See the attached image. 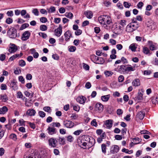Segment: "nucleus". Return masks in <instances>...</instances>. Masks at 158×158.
Listing matches in <instances>:
<instances>
[{"label":"nucleus","mask_w":158,"mask_h":158,"mask_svg":"<svg viewBox=\"0 0 158 158\" xmlns=\"http://www.w3.org/2000/svg\"><path fill=\"white\" fill-rule=\"evenodd\" d=\"M65 40L66 41L69 40L71 37H72V33L71 31H67L64 34Z\"/></svg>","instance_id":"9"},{"label":"nucleus","mask_w":158,"mask_h":158,"mask_svg":"<svg viewBox=\"0 0 158 158\" xmlns=\"http://www.w3.org/2000/svg\"><path fill=\"white\" fill-rule=\"evenodd\" d=\"M24 158H39V155L37 151H35L33 153L30 154L28 156L24 157Z\"/></svg>","instance_id":"8"},{"label":"nucleus","mask_w":158,"mask_h":158,"mask_svg":"<svg viewBox=\"0 0 158 158\" xmlns=\"http://www.w3.org/2000/svg\"><path fill=\"white\" fill-rule=\"evenodd\" d=\"M126 21L125 20H121L120 21L119 23L123 27L126 25Z\"/></svg>","instance_id":"59"},{"label":"nucleus","mask_w":158,"mask_h":158,"mask_svg":"<svg viewBox=\"0 0 158 158\" xmlns=\"http://www.w3.org/2000/svg\"><path fill=\"white\" fill-rule=\"evenodd\" d=\"M71 105L73 106V110L76 111H78L80 110V107L77 105L71 104Z\"/></svg>","instance_id":"33"},{"label":"nucleus","mask_w":158,"mask_h":158,"mask_svg":"<svg viewBox=\"0 0 158 158\" xmlns=\"http://www.w3.org/2000/svg\"><path fill=\"white\" fill-rule=\"evenodd\" d=\"M39 35L40 36L42 37L43 38H46L47 37V35L46 34L42 32L39 33Z\"/></svg>","instance_id":"57"},{"label":"nucleus","mask_w":158,"mask_h":158,"mask_svg":"<svg viewBox=\"0 0 158 158\" xmlns=\"http://www.w3.org/2000/svg\"><path fill=\"white\" fill-rule=\"evenodd\" d=\"M85 16L89 19H90L93 16V13L90 11L88 10L84 12Z\"/></svg>","instance_id":"22"},{"label":"nucleus","mask_w":158,"mask_h":158,"mask_svg":"<svg viewBox=\"0 0 158 158\" xmlns=\"http://www.w3.org/2000/svg\"><path fill=\"white\" fill-rule=\"evenodd\" d=\"M81 140H82V141H89V143H90L91 141H92V142L93 141L94 143V144L95 143V140L94 139H93V138H91V139H90L89 137L87 135L85 136L84 137H82Z\"/></svg>","instance_id":"10"},{"label":"nucleus","mask_w":158,"mask_h":158,"mask_svg":"<svg viewBox=\"0 0 158 158\" xmlns=\"http://www.w3.org/2000/svg\"><path fill=\"white\" fill-rule=\"evenodd\" d=\"M48 143L50 146L53 147H55L56 146L57 141L53 138H51L48 140Z\"/></svg>","instance_id":"7"},{"label":"nucleus","mask_w":158,"mask_h":158,"mask_svg":"<svg viewBox=\"0 0 158 158\" xmlns=\"http://www.w3.org/2000/svg\"><path fill=\"white\" fill-rule=\"evenodd\" d=\"M152 101L153 104H156L158 103V97H154L152 98Z\"/></svg>","instance_id":"31"},{"label":"nucleus","mask_w":158,"mask_h":158,"mask_svg":"<svg viewBox=\"0 0 158 158\" xmlns=\"http://www.w3.org/2000/svg\"><path fill=\"white\" fill-rule=\"evenodd\" d=\"M123 5L124 7L126 8H129L131 6V4L127 2H124L123 3Z\"/></svg>","instance_id":"45"},{"label":"nucleus","mask_w":158,"mask_h":158,"mask_svg":"<svg viewBox=\"0 0 158 158\" xmlns=\"http://www.w3.org/2000/svg\"><path fill=\"white\" fill-rule=\"evenodd\" d=\"M76 50V47L74 46H71L69 47V50L70 52H74Z\"/></svg>","instance_id":"44"},{"label":"nucleus","mask_w":158,"mask_h":158,"mask_svg":"<svg viewBox=\"0 0 158 158\" xmlns=\"http://www.w3.org/2000/svg\"><path fill=\"white\" fill-rule=\"evenodd\" d=\"M95 109L96 110L102 112L103 110V105L101 103H97L95 106Z\"/></svg>","instance_id":"11"},{"label":"nucleus","mask_w":158,"mask_h":158,"mask_svg":"<svg viewBox=\"0 0 158 158\" xmlns=\"http://www.w3.org/2000/svg\"><path fill=\"white\" fill-rule=\"evenodd\" d=\"M98 57L95 56L94 55H91V59L94 60L96 62V61L98 58Z\"/></svg>","instance_id":"55"},{"label":"nucleus","mask_w":158,"mask_h":158,"mask_svg":"<svg viewBox=\"0 0 158 158\" xmlns=\"http://www.w3.org/2000/svg\"><path fill=\"white\" fill-rule=\"evenodd\" d=\"M65 15L66 17L70 19H72L73 16V14L71 12L66 13Z\"/></svg>","instance_id":"35"},{"label":"nucleus","mask_w":158,"mask_h":158,"mask_svg":"<svg viewBox=\"0 0 158 158\" xmlns=\"http://www.w3.org/2000/svg\"><path fill=\"white\" fill-rule=\"evenodd\" d=\"M32 12L36 16H38L39 14V12L37 9H33L32 10Z\"/></svg>","instance_id":"39"},{"label":"nucleus","mask_w":158,"mask_h":158,"mask_svg":"<svg viewBox=\"0 0 158 158\" xmlns=\"http://www.w3.org/2000/svg\"><path fill=\"white\" fill-rule=\"evenodd\" d=\"M78 117V116L77 115L75 114H72L70 116V118H72L74 119H76Z\"/></svg>","instance_id":"64"},{"label":"nucleus","mask_w":158,"mask_h":158,"mask_svg":"<svg viewBox=\"0 0 158 158\" xmlns=\"http://www.w3.org/2000/svg\"><path fill=\"white\" fill-rule=\"evenodd\" d=\"M150 49L152 51H154L156 49V47L152 44V42H149Z\"/></svg>","instance_id":"30"},{"label":"nucleus","mask_w":158,"mask_h":158,"mask_svg":"<svg viewBox=\"0 0 158 158\" xmlns=\"http://www.w3.org/2000/svg\"><path fill=\"white\" fill-rule=\"evenodd\" d=\"M8 100L6 94H1L0 95V100L3 102H5Z\"/></svg>","instance_id":"27"},{"label":"nucleus","mask_w":158,"mask_h":158,"mask_svg":"<svg viewBox=\"0 0 158 158\" xmlns=\"http://www.w3.org/2000/svg\"><path fill=\"white\" fill-rule=\"evenodd\" d=\"M143 3L142 2H139L137 5V7L138 9H141L143 6Z\"/></svg>","instance_id":"43"},{"label":"nucleus","mask_w":158,"mask_h":158,"mask_svg":"<svg viewBox=\"0 0 158 158\" xmlns=\"http://www.w3.org/2000/svg\"><path fill=\"white\" fill-rule=\"evenodd\" d=\"M143 94L141 92H139L138 93V95L137 96V99L138 100H140L143 99Z\"/></svg>","instance_id":"40"},{"label":"nucleus","mask_w":158,"mask_h":158,"mask_svg":"<svg viewBox=\"0 0 158 158\" xmlns=\"http://www.w3.org/2000/svg\"><path fill=\"white\" fill-rule=\"evenodd\" d=\"M91 124L92 126H94L95 127L97 126L98 125L95 119H93L91 122Z\"/></svg>","instance_id":"50"},{"label":"nucleus","mask_w":158,"mask_h":158,"mask_svg":"<svg viewBox=\"0 0 158 158\" xmlns=\"http://www.w3.org/2000/svg\"><path fill=\"white\" fill-rule=\"evenodd\" d=\"M137 44L135 43H133L130 45L129 47V48L132 51L135 52L136 51V49L137 48Z\"/></svg>","instance_id":"20"},{"label":"nucleus","mask_w":158,"mask_h":158,"mask_svg":"<svg viewBox=\"0 0 158 158\" xmlns=\"http://www.w3.org/2000/svg\"><path fill=\"white\" fill-rule=\"evenodd\" d=\"M82 31L80 29L77 30L75 32V34L76 35H81L82 33Z\"/></svg>","instance_id":"63"},{"label":"nucleus","mask_w":158,"mask_h":158,"mask_svg":"<svg viewBox=\"0 0 158 158\" xmlns=\"http://www.w3.org/2000/svg\"><path fill=\"white\" fill-rule=\"evenodd\" d=\"M110 95L108 94L106 95L102 96L101 97V99L104 102H107L109 99Z\"/></svg>","instance_id":"25"},{"label":"nucleus","mask_w":158,"mask_h":158,"mask_svg":"<svg viewBox=\"0 0 158 158\" xmlns=\"http://www.w3.org/2000/svg\"><path fill=\"white\" fill-rule=\"evenodd\" d=\"M31 34L28 31H25L22 35L21 39L23 41H26L29 39Z\"/></svg>","instance_id":"6"},{"label":"nucleus","mask_w":158,"mask_h":158,"mask_svg":"<svg viewBox=\"0 0 158 158\" xmlns=\"http://www.w3.org/2000/svg\"><path fill=\"white\" fill-rule=\"evenodd\" d=\"M138 27V24L135 25L133 23H130L127 26L126 31L128 32H132L136 30Z\"/></svg>","instance_id":"2"},{"label":"nucleus","mask_w":158,"mask_h":158,"mask_svg":"<svg viewBox=\"0 0 158 158\" xmlns=\"http://www.w3.org/2000/svg\"><path fill=\"white\" fill-rule=\"evenodd\" d=\"M124 79V77L123 76L120 75L118 78V81L120 82H122Z\"/></svg>","instance_id":"58"},{"label":"nucleus","mask_w":158,"mask_h":158,"mask_svg":"<svg viewBox=\"0 0 158 158\" xmlns=\"http://www.w3.org/2000/svg\"><path fill=\"white\" fill-rule=\"evenodd\" d=\"M26 78L27 80H31L32 78V75L29 73H27L26 76Z\"/></svg>","instance_id":"61"},{"label":"nucleus","mask_w":158,"mask_h":158,"mask_svg":"<svg viewBox=\"0 0 158 158\" xmlns=\"http://www.w3.org/2000/svg\"><path fill=\"white\" fill-rule=\"evenodd\" d=\"M36 113L35 110L33 109H30L28 110L26 112V114L30 116H34Z\"/></svg>","instance_id":"17"},{"label":"nucleus","mask_w":158,"mask_h":158,"mask_svg":"<svg viewBox=\"0 0 158 158\" xmlns=\"http://www.w3.org/2000/svg\"><path fill=\"white\" fill-rule=\"evenodd\" d=\"M62 26L60 25L58 27L55 29L54 31L55 35L57 37L60 36L62 33Z\"/></svg>","instance_id":"5"},{"label":"nucleus","mask_w":158,"mask_h":158,"mask_svg":"<svg viewBox=\"0 0 158 158\" xmlns=\"http://www.w3.org/2000/svg\"><path fill=\"white\" fill-rule=\"evenodd\" d=\"M48 12L49 13H51L54 12L56 11V8L54 6H51L48 8L47 9Z\"/></svg>","instance_id":"28"},{"label":"nucleus","mask_w":158,"mask_h":158,"mask_svg":"<svg viewBox=\"0 0 158 158\" xmlns=\"http://www.w3.org/2000/svg\"><path fill=\"white\" fill-rule=\"evenodd\" d=\"M21 73V70L19 68H16V69H15L14 71V73L15 74H19Z\"/></svg>","instance_id":"49"},{"label":"nucleus","mask_w":158,"mask_h":158,"mask_svg":"<svg viewBox=\"0 0 158 158\" xmlns=\"http://www.w3.org/2000/svg\"><path fill=\"white\" fill-rule=\"evenodd\" d=\"M63 124L68 128H71L74 126V124L72 121L66 120L63 122Z\"/></svg>","instance_id":"4"},{"label":"nucleus","mask_w":158,"mask_h":158,"mask_svg":"<svg viewBox=\"0 0 158 158\" xmlns=\"http://www.w3.org/2000/svg\"><path fill=\"white\" fill-rule=\"evenodd\" d=\"M6 22L7 23L10 24L12 23L13 20L11 18H8L6 19Z\"/></svg>","instance_id":"51"},{"label":"nucleus","mask_w":158,"mask_h":158,"mask_svg":"<svg viewBox=\"0 0 158 158\" xmlns=\"http://www.w3.org/2000/svg\"><path fill=\"white\" fill-rule=\"evenodd\" d=\"M120 61L123 64H127L128 63V61L127 59L124 57L121 58Z\"/></svg>","instance_id":"41"},{"label":"nucleus","mask_w":158,"mask_h":158,"mask_svg":"<svg viewBox=\"0 0 158 158\" xmlns=\"http://www.w3.org/2000/svg\"><path fill=\"white\" fill-rule=\"evenodd\" d=\"M98 20L101 24L103 25L110 24L111 22L110 17L107 15H101L98 18Z\"/></svg>","instance_id":"1"},{"label":"nucleus","mask_w":158,"mask_h":158,"mask_svg":"<svg viewBox=\"0 0 158 158\" xmlns=\"http://www.w3.org/2000/svg\"><path fill=\"white\" fill-rule=\"evenodd\" d=\"M19 81L21 82L22 84H24L25 83L24 79L22 76H20L19 77Z\"/></svg>","instance_id":"54"},{"label":"nucleus","mask_w":158,"mask_h":158,"mask_svg":"<svg viewBox=\"0 0 158 158\" xmlns=\"http://www.w3.org/2000/svg\"><path fill=\"white\" fill-rule=\"evenodd\" d=\"M6 58V55L3 54L0 55V60L2 61H4Z\"/></svg>","instance_id":"53"},{"label":"nucleus","mask_w":158,"mask_h":158,"mask_svg":"<svg viewBox=\"0 0 158 158\" xmlns=\"http://www.w3.org/2000/svg\"><path fill=\"white\" fill-rule=\"evenodd\" d=\"M104 73L106 77H110L111 76L113 73L111 71H106Z\"/></svg>","instance_id":"36"},{"label":"nucleus","mask_w":158,"mask_h":158,"mask_svg":"<svg viewBox=\"0 0 158 158\" xmlns=\"http://www.w3.org/2000/svg\"><path fill=\"white\" fill-rule=\"evenodd\" d=\"M59 142L60 143L64 144L65 143L64 138L63 137H59L58 139Z\"/></svg>","instance_id":"48"},{"label":"nucleus","mask_w":158,"mask_h":158,"mask_svg":"<svg viewBox=\"0 0 158 158\" xmlns=\"http://www.w3.org/2000/svg\"><path fill=\"white\" fill-rule=\"evenodd\" d=\"M19 65L21 67H23L26 65L25 62L23 60H21L19 61Z\"/></svg>","instance_id":"37"},{"label":"nucleus","mask_w":158,"mask_h":158,"mask_svg":"<svg viewBox=\"0 0 158 158\" xmlns=\"http://www.w3.org/2000/svg\"><path fill=\"white\" fill-rule=\"evenodd\" d=\"M7 34L10 38H15L17 37L16 29L13 27L10 28L7 32Z\"/></svg>","instance_id":"3"},{"label":"nucleus","mask_w":158,"mask_h":158,"mask_svg":"<svg viewBox=\"0 0 158 158\" xmlns=\"http://www.w3.org/2000/svg\"><path fill=\"white\" fill-rule=\"evenodd\" d=\"M40 22L43 23H45L47 21V19L44 17H41L40 19Z\"/></svg>","instance_id":"56"},{"label":"nucleus","mask_w":158,"mask_h":158,"mask_svg":"<svg viewBox=\"0 0 158 158\" xmlns=\"http://www.w3.org/2000/svg\"><path fill=\"white\" fill-rule=\"evenodd\" d=\"M47 130L49 134L52 135L56 133L55 129L53 127H49Z\"/></svg>","instance_id":"26"},{"label":"nucleus","mask_w":158,"mask_h":158,"mask_svg":"<svg viewBox=\"0 0 158 158\" xmlns=\"http://www.w3.org/2000/svg\"><path fill=\"white\" fill-rule=\"evenodd\" d=\"M106 146L105 144H102V149L103 153L106 152Z\"/></svg>","instance_id":"47"},{"label":"nucleus","mask_w":158,"mask_h":158,"mask_svg":"<svg viewBox=\"0 0 158 158\" xmlns=\"http://www.w3.org/2000/svg\"><path fill=\"white\" fill-rule=\"evenodd\" d=\"M17 97L18 98H21L23 100L25 97H23L22 93L20 91H19L17 93Z\"/></svg>","instance_id":"32"},{"label":"nucleus","mask_w":158,"mask_h":158,"mask_svg":"<svg viewBox=\"0 0 158 158\" xmlns=\"http://www.w3.org/2000/svg\"><path fill=\"white\" fill-rule=\"evenodd\" d=\"M104 60L102 58L98 57L97 60L96 61V63L102 64L104 63Z\"/></svg>","instance_id":"29"},{"label":"nucleus","mask_w":158,"mask_h":158,"mask_svg":"<svg viewBox=\"0 0 158 158\" xmlns=\"http://www.w3.org/2000/svg\"><path fill=\"white\" fill-rule=\"evenodd\" d=\"M118 71L121 73H126V65H121L119 67Z\"/></svg>","instance_id":"16"},{"label":"nucleus","mask_w":158,"mask_h":158,"mask_svg":"<svg viewBox=\"0 0 158 158\" xmlns=\"http://www.w3.org/2000/svg\"><path fill=\"white\" fill-rule=\"evenodd\" d=\"M86 98L82 96L78 97L77 98V100L79 103L81 104H83L85 102Z\"/></svg>","instance_id":"12"},{"label":"nucleus","mask_w":158,"mask_h":158,"mask_svg":"<svg viewBox=\"0 0 158 158\" xmlns=\"http://www.w3.org/2000/svg\"><path fill=\"white\" fill-rule=\"evenodd\" d=\"M105 125L107 127L109 128H111L112 126V120L110 119L106 120Z\"/></svg>","instance_id":"23"},{"label":"nucleus","mask_w":158,"mask_h":158,"mask_svg":"<svg viewBox=\"0 0 158 158\" xmlns=\"http://www.w3.org/2000/svg\"><path fill=\"white\" fill-rule=\"evenodd\" d=\"M143 52L144 54H148L149 53L150 50L148 48L145 47L143 48Z\"/></svg>","instance_id":"34"},{"label":"nucleus","mask_w":158,"mask_h":158,"mask_svg":"<svg viewBox=\"0 0 158 158\" xmlns=\"http://www.w3.org/2000/svg\"><path fill=\"white\" fill-rule=\"evenodd\" d=\"M17 50V46L15 44H13L10 47L8 51L10 53L14 52Z\"/></svg>","instance_id":"18"},{"label":"nucleus","mask_w":158,"mask_h":158,"mask_svg":"<svg viewBox=\"0 0 158 158\" xmlns=\"http://www.w3.org/2000/svg\"><path fill=\"white\" fill-rule=\"evenodd\" d=\"M82 131V130H78L75 131L74 132L73 134L75 135H79L81 133Z\"/></svg>","instance_id":"60"},{"label":"nucleus","mask_w":158,"mask_h":158,"mask_svg":"<svg viewBox=\"0 0 158 158\" xmlns=\"http://www.w3.org/2000/svg\"><path fill=\"white\" fill-rule=\"evenodd\" d=\"M47 26L44 25H42L40 26V28L41 30L45 31L47 29Z\"/></svg>","instance_id":"38"},{"label":"nucleus","mask_w":158,"mask_h":158,"mask_svg":"<svg viewBox=\"0 0 158 158\" xmlns=\"http://www.w3.org/2000/svg\"><path fill=\"white\" fill-rule=\"evenodd\" d=\"M29 26V25L28 23H24L23 24L21 27L20 28V30H22L23 29L26 28L27 27H28Z\"/></svg>","instance_id":"42"},{"label":"nucleus","mask_w":158,"mask_h":158,"mask_svg":"<svg viewBox=\"0 0 158 158\" xmlns=\"http://www.w3.org/2000/svg\"><path fill=\"white\" fill-rule=\"evenodd\" d=\"M140 84L139 80L138 79H135L132 82V85L135 87L139 86Z\"/></svg>","instance_id":"21"},{"label":"nucleus","mask_w":158,"mask_h":158,"mask_svg":"<svg viewBox=\"0 0 158 158\" xmlns=\"http://www.w3.org/2000/svg\"><path fill=\"white\" fill-rule=\"evenodd\" d=\"M8 111V109L6 106L0 108V114H4Z\"/></svg>","instance_id":"24"},{"label":"nucleus","mask_w":158,"mask_h":158,"mask_svg":"<svg viewBox=\"0 0 158 158\" xmlns=\"http://www.w3.org/2000/svg\"><path fill=\"white\" fill-rule=\"evenodd\" d=\"M119 150V147L117 145H114L112 146L110 149V152L112 153H117Z\"/></svg>","instance_id":"13"},{"label":"nucleus","mask_w":158,"mask_h":158,"mask_svg":"<svg viewBox=\"0 0 158 158\" xmlns=\"http://www.w3.org/2000/svg\"><path fill=\"white\" fill-rule=\"evenodd\" d=\"M135 67H132L130 65H126V73L130 72L133 71L135 70Z\"/></svg>","instance_id":"14"},{"label":"nucleus","mask_w":158,"mask_h":158,"mask_svg":"<svg viewBox=\"0 0 158 158\" xmlns=\"http://www.w3.org/2000/svg\"><path fill=\"white\" fill-rule=\"evenodd\" d=\"M136 116L139 119H143L145 116V112L143 111H141L138 112Z\"/></svg>","instance_id":"19"},{"label":"nucleus","mask_w":158,"mask_h":158,"mask_svg":"<svg viewBox=\"0 0 158 158\" xmlns=\"http://www.w3.org/2000/svg\"><path fill=\"white\" fill-rule=\"evenodd\" d=\"M10 85L12 89L15 91L17 90L18 87L17 85V82L14 81H12L10 84Z\"/></svg>","instance_id":"15"},{"label":"nucleus","mask_w":158,"mask_h":158,"mask_svg":"<svg viewBox=\"0 0 158 158\" xmlns=\"http://www.w3.org/2000/svg\"><path fill=\"white\" fill-rule=\"evenodd\" d=\"M148 27H149V28L152 30L155 29L156 27V26L154 24V23L152 22L150 23V25L149 26H148Z\"/></svg>","instance_id":"46"},{"label":"nucleus","mask_w":158,"mask_h":158,"mask_svg":"<svg viewBox=\"0 0 158 158\" xmlns=\"http://www.w3.org/2000/svg\"><path fill=\"white\" fill-rule=\"evenodd\" d=\"M39 114L40 116L42 118H44L45 116V113L44 112L41 111H39Z\"/></svg>","instance_id":"52"},{"label":"nucleus","mask_w":158,"mask_h":158,"mask_svg":"<svg viewBox=\"0 0 158 158\" xmlns=\"http://www.w3.org/2000/svg\"><path fill=\"white\" fill-rule=\"evenodd\" d=\"M10 138L14 140L16 139V135L15 134H12L10 135Z\"/></svg>","instance_id":"62"}]
</instances>
